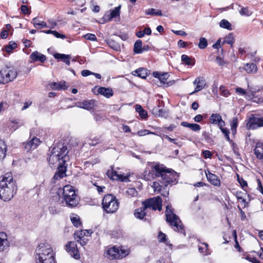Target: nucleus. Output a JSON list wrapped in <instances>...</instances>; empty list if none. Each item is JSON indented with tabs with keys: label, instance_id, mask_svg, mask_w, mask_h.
Listing matches in <instances>:
<instances>
[{
	"label": "nucleus",
	"instance_id": "obj_1",
	"mask_svg": "<svg viewBox=\"0 0 263 263\" xmlns=\"http://www.w3.org/2000/svg\"><path fill=\"white\" fill-rule=\"evenodd\" d=\"M17 191L16 181L11 173H6L0 179V199L9 201Z\"/></svg>",
	"mask_w": 263,
	"mask_h": 263
},
{
	"label": "nucleus",
	"instance_id": "obj_2",
	"mask_svg": "<svg viewBox=\"0 0 263 263\" xmlns=\"http://www.w3.org/2000/svg\"><path fill=\"white\" fill-rule=\"evenodd\" d=\"M155 177L158 178V181H161L164 184V188L168 185H172L177 183L178 175L174 170L168 169L163 165L157 164L153 168Z\"/></svg>",
	"mask_w": 263,
	"mask_h": 263
},
{
	"label": "nucleus",
	"instance_id": "obj_3",
	"mask_svg": "<svg viewBox=\"0 0 263 263\" xmlns=\"http://www.w3.org/2000/svg\"><path fill=\"white\" fill-rule=\"evenodd\" d=\"M67 147L63 144H59L57 146L50 148L47 159L50 165H57L64 164L69 160Z\"/></svg>",
	"mask_w": 263,
	"mask_h": 263
},
{
	"label": "nucleus",
	"instance_id": "obj_4",
	"mask_svg": "<svg viewBox=\"0 0 263 263\" xmlns=\"http://www.w3.org/2000/svg\"><path fill=\"white\" fill-rule=\"evenodd\" d=\"M36 252V263H55V253L50 244L46 242L40 243Z\"/></svg>",
	"mask_w": 263,
	"mask_h": 263
},
{
	"label": "nucleus",
	"instance_id": "obj_5",
	"mask_svg": "<svg viewBox=\"0 0 263 263\" xmlns=\"http://www.w3.org/2000/svg\"><path fill=\"white\" fill-rule=\"evenodd\" d=\"M171 205H167L165 210L166 220L172 226L174 227V230L185 235L184 227L178 216L175 214L172 210Z\"/></svg>",
	"mask_w": 263,
	"mask_h": 263
},
{
	"label": "nucleus",
	"instance_id": "obj_6",
	"mask_svg": "<svg viewBox=\"0 0 263 263\" xmlns=\"http://www.w3.org/2000/svg\"><path fill=\"white\" fill-rule=\"evenodd\" d=\"M62 191V198L65 201L66 205L73 208L78 204V198L73 187L70 185L64 186Z\"/></svg>",
	"mask_w": 263,
	"mask_h": 263
},
{
	"label": "nucleus",
	"instance_id": "obj_7",
	"mask_svg": "<svg viewBox=\"0 0 263 263\" xmlns=\"http://www.w3.org/2000/svg\"><path fill=\"white\" fill-rule=\"evenodd\" d=\"M103 210L107 213H114L119 208V202L116 197L111 194L105 195L102 202Z\"/></svg>",
	"mask_w": 263,
	"mask_h": 263
},
{
	"label": "nucleus",
	"instance_id": "obj_8",
	"mask_svg": "<svg viewBox=\"0 0 263 263\" xmlns=\"http://www.w3.org/2000/svg\"><path fill=\"white\" fill-rule=\"evenodd\" d=\"M129 253L128 249L123 247H112L106 251V256L110 260L121 259L126 256Z\"/></svg>",
	"mask_w": 263,
	"mask_h": 263
},
{
	"label": "nucleus",
	"instance_id": "obj_9",
	"mask_svg": "<svg viewBox=\"0 0 263 263\" xmlns=\"http://www.w3.org/2000/svg\"><path fill=\"white\" fill-rule=\"evenodd\" d=\"M17 73L15 70L6 67L0 70V84H5L14 80Z\"/></svg>",
	"mask_w": 263,
	"mask_h": 263
},
{
	"label": "nucleus",
	"instance_id": "obj_10",
	"mask_svg": "<svg viewBox=\"0 0 263 263\" xmlns=\"http://www.w3.org/2000/svg\"><path fill=\"white\" fill-rule=\"evenodd\" d=\"M162 202L161 198L160 196H157L144 200L142 204L147 211L148 209H152L153 211L158 210L160 211L162 210Z\"/></svg>",
	"mask_w": 263,
	"mask_h": 263
},
{
	"label": "nucleus",
	"instance_id": "obj_11",
	"mask_svg": "<svg viewBox=\"0 0 263 263\" xmlns=\"http://www.w3.org/2000/svg\"><path fill=\"white\" fill-rule=\"evenodd\" d=\"M252 116L247 124L249 129H254L263 126V117H256L253 115Z\"/></svg>",
	"mask_w": 263,
	"mask_h": 263
},
{
	"label": "nucleus",
	"instance_id": "obj_12",
	"mask_svg": "<svg viewBox=\"0 0 263 263\" xmlns=\"http://www.w3.org/2000/svg\"><path fill=\"white\" fill-rule=\"evenodd\" d=\"M121 6L115 8L114 9L111 10L110 11L106 12L103 16L102 19L105 22H108L111 21L112 18H115L117 16H119L120 14V9Z\"/></svg>",
	"mask_w": 263,
	"mask_h": 263
},
{
	"label": "nucleus",
	"instance_id": "obj_13",
	"mask_svg": "<svg viewBox=\"0 0 263 263\" xmlns=\"http://www.w3.org/2000/svg\"><path fill=\"white\" fill-rule=\"evenodd\" d=\"M66 250L67 252L75 259H79L80 255L77 248V245L74 241H70L66 245Z\"/></svg>",
	"mask_w": 263,
	"mask_h": 263
},
{
	"label": "nucleus",
	"instance_id": "obj_14",
	"mask_svg": "<svg viewBox=\"0 0 263 263\" xmlns=\"http://www.w3.org/2000/svg\"><path fill=\"white\" fill-rule=\"evenodd\" d=\"M106 174L109 178L114 180L125 181L128 178V176L118 174L117 171L113 170L112 167H111V170H108Z\"/></svg>",
	"mask_w": 263,
	"mask_h": 263
},
{
	"label": "nucleus",
	"instance_id": "obj_15",
	"mask_svg": "<svg viewBox=\"0 0 263 263\" xmlns=\"http://www.w3.org/2000/svg\"><path fill=\"white\" fill-rule=\"evenodd\" d=\"M209 121L211 124L218 125L219 127H223L225 125L224 121L218 114H213L210 117Z\"/></svg>",
	"mask_w": 263,
	"mask_h": 263
},
{
	"label": "nucleus",
	"instance_id": "obj_16",
	"mask_svg": "<svg viewBox=\"0 0 263 263\" xmlns=\"http://www.w3.org/2000/svg\"><path fill=\"white\" fill-rule=\"evenodd\" d=\"M30 63H34L37 61L43 63L46 60V56L37 51L33 52L30 54Z\"/></svg>",
	"mask_w": 263,
	"mask_h": 263
},
{
	"label": "nucleus",
	"instance_id": "obj_17",
	"mask_svg": "<svg viewBox=\"0 0 263 263\" xmlns=\"http://www.w3.org/2000/svg\"><path fill=\"white\" fill-rule=\"evenodd\" d=\"M205 173L208 180L211 184L216 186H220V181L217 175L211 173L209 171H205Z\"/></svg>",
	"mask_w": 263,
	"mask_h": 263
},
{
	"label": "nucleus",
	"instance_id": "obj_18",
	"mask_svg": "<svg viewBox=\"0 0 263 263\" xmlns=\"http://www.w3.org/2000/svg\"><path fill=\"white\" fill-rule=\"evenodd\" d=\"M76 105L79 108H84L87 110H90L93 108L95 106V101L93 100H84L81 102H77Z\"/></svg>",
	"mask_w": 263,
	"mask_h": 263
},
{
	"label": "nucleus",
	"instance_id": "obj_19",
	"mask_svg": "<svg viewBox=\"0 0 263 263\" xmlns=\"http://www.w3.org/2000/svg\"><path fill=\"white\" fill-rule=\"evenodd\" d=\"M9 245L7 234L4 232H0V252L6 250Z\"/></svg>",
	"mask_w": 263,
	"mask_h": 263
},
{
	"label": "nucleus",
	"instance_id": "obj_20",
	"mask_svg": "<svg viewBox=\"0 0 263 263\" xmlns=\"http://www.w3.org/2000/svg\"><path fill=\"white\" fill-rule=\"evenodd\" d=\"M98 94H100L106 98H109L114 95V91L112 88L105 87H99L97 89Z\"/></svg>",
	"mask_w": 263,
	"mask_h": 263
},
{
	"label": "nucleus",
	"instance_id": "obj_21",
	"mask_svg": "<svg viewBox=\"0 0 263 263\" xmlns=\"http://www.w3.org/2000/svg\"><path fill=\"white\" fill-rule=\"evenodd\" d=\"M194 85H196L195 90L191 94L198 92L202 90L206 85V82L203 78H197L193 82Z\"/></svg>",
	"mask_w": 263,
	"mask_h": 263
},
{
	"label": "nucleus",
	"instance_id": "obj_22",
	"mask_svg": "<svg viewBox=\"0 0 263 263\" xmlns=\"http://www.w3.org/2000/svg\"><path fill=\"white\" fill-rule=\"evenodd\" d=\"M40 140L36 137L33 138L25 146V148L27 151H29L32 149H35L40 143Z\"/></svg>",
	"mask_w": 263,
	"mask_h": 263
},
{
	"label": "nucleus",
	"instance_id": "obj_23",
	"mask_svg": "<svg viewBox=\"0 0 263 263\" xmlns=\"http://www.w3.org/2000/svg\"><path fill=\"white\" fill-rule=\"evenodd\" d=\"M64 164L58 165V171L55 173L53 179L55 180H59L63 178L66 175V167L64 166Z\"/></svg>",
	"mask_w": 263,
	"mask_h": 263
},
{
	"label": "nucleus",
	"instance_id": "obj_24",
	"mask_svg": "<svg viewBox=\"0 0 263 263\" xmlns=\"http://www.w3.org/2000/svg\"><path fill=\"white\" fill-rule=\"evenodd\" d=\"M254 153L256 157L263 160V144L262 143H257L254 149Z\"/></svg>",
	"mask_w": 263,
	"mask_h": 263
},
{
	"label": "nucleus",
	"instance_id": "obj_25",
	"mask_svg": "<svg viewBox=\"0 0 263 263\" xmlns=\"http://www.w3.org/2000/svg\"><path fill=\"white\" fill-rule=\"evenodd\" d=\"M147 211L142 205V207L138 208L135 210L134 213L135 216L140 219H142L146 215Z\"/></svg>",
	"mask_w": 263,
	"mask_h": 263
},
{
	"label": "nucleus",
	"instance_id": "obj_26",
	"mask_svg": "<svg viewBox=\"0 0 263 263\" xmlns=\"http://www.w3.org/2000/svg\"><path fill=\"white\" fill-rule=\"evenodd\" d=\"M133 74L142 79H145L148 76V70L144 68H140L133 71Z\"/></svg>",
	"mask_w": 263,
	"mask_h": 263
},
{
	"label": "nucleus",
	"instance_id": "obj_27",
	"mask_svg": "<svg viewBox=\"0 0 263 263\" xmlns=\"http://www.w3.org/2000/svg\"><path fill=\"white\" fill-rule=\"evenodd\" d=\"M243 69L248 73H255L257 71V67L254 63H247L244 65Z\"/></svg>",
	"mask_w": 263,
	"mask_h": 263
},
{
	"label": "nucleus",
	"instance_id": "obj_28",
	"mask_svg": "<svg viewBox=\"0 0 263 263\" xmlns=\"http://www.w3.org/2000/svg\"><path fill=\"white\" fill-rule=\"evenodd\" d=\"M169 77V74L167 72L162 73L160 76V78L159 80L161 83H162L164 84H166L167 86H171L174 84V81H167V79Z\"/></svg>",
	"mask_w": 263,
	"mask_h": 263
},
{
	"label": "nucleus",
	"instance_id": "obj_29",
	"mask_svg": "<svg viewBox=\"0 0 263 263\" xmlns=\"http://www.w3.org/2000/svg\"><path fill=\"white\" fill-rule=\"evenodd\" d=\"M86 233H87V235H90L91 234L90 231L87 230H81L75 232L74 234V239L77 241H79L81 238H84V237L86 235Z\"/></svg>",
	"mask_w": 263,
	"mask_h": 263
},
{
	"label": "nucleus",
	"instance_id": "obj_30",
	"mask_svg": "<svg viewBox=\"0 0 263 263\" xmlns=\"http://www.w3.org/2000/svg\"><path fill=\"white\" fill-rule=\"evenodd\" d=\"M31 23L33 24L34 27L36 29H41L47 27V24L45 22L40 21L37 17L33 18Z\"/></svg>",
	"mask_w": 263,
	"mask_h": 263
},
{
	"label": "nucleus",
	"instance_id": "obj_31",
	"mask_svg": "<svg viewBox=\"0 0 263 263\" xmlns=\"http://www.w3.org/2000/svg\"><path fill=\"white\" fill-rule=\"evenodd\" d=\"M144 50V47L142 48V42L138 40L134 44V51L135 53H141Z\"/></svg>",
	"mask_w": 263,
	"mask_h": 263
},
{
	"label": "nucleus",
	"instance_id": "obj_32",
	"mask_svg": "<svg viewBox=\"0 0 263 263\" xmlns=\"http://www.w3.org/2000/svg\"><path fill=\"white\" fill-rule=\"evenodd\" d=\"M6 144L4 141L0 140V160L4 159L6 157Z\"/></svg>",
	"mask_w": 263,
	"mask_h": 263
},
{
	"label": "nucleus",
	"instance_id": "obj_33",
	"mask_svg": "<svg viewBox=\"0 0 263 263\" xmlns=\"http://www.w3.org/2000/svg\"><path fill=\"white\" fill-rule=\"evenodd\" d=\"M146 15L162 16V13L161 10H156L154 8L148 9L145 11Z\"/></svg>",
	"mask_w": 263,
	"mask_h": 263
},
{
	"label": "nucleus",
	"instance_id": "obj_34",
	"mask_svg": "<svg viewBox=\"0 0 263 263\" xmlns=\"http://www.w3.org/2000/svg\"><path fill=\"white\" fill-rule=\"evenodd\" d=\"M152 111L156 116L164 117L166 115V111L163 109H160L159 106L154 107Z\"/></svg>",
	"mask_w": 263,
	"mask_h": 263
},
{
	"label": "nucleus",
	"instance_id": "obj_35",
	"mask_svg": "<svg viewBox=\"0 0 263 263\" xmlns=\"http://www.w3.org/2000/svg\"><path fill=\"white\" fill-rule=\"evenodd\" d=\"M234 41L235 39L234 38L233 33H229L224 38L222 44L227 43L228 44L231 45V46L232 47Z\"/></svg>",
	"mask_w": 263,
	"mask_h": 263
},
{
	"label": "nucleus",
	"instance_id": "obj_36",
	"mask_svg": "<svg viewBox=\"0 0 263 263\" xmlns=\"http://www.w3.org/2000/svg\"><path fill=\"white\" fill-rule=\"evenodd\" d=\"M70 219L72 223L76 227H79L81 226V222L80 221V217L78 215L72 214L70 216Z\"/></svg>",
	"mask_w": 263,
	"mask_h": 263
},
{
	"label": "nucleus",
	"instance_id": "obj_37",
	"mask_svg": "<svg viewBox=\"0 0 263 263\" xmlns=\"http://www.w3.org/2000/svg\"><path fill=\"white\" fill-rule=\"evenodd\" d=\"M17 47L16 44L13 41H10L9 44L5 47V50L8 53L12 52V50Z\"/></svg>",
	"mask_w": 263,
	"mask_h": 263
},
{
	"label": "nucleus",
	"instance_id": "obj_38",
	"mask_svg": "<svg viewBox=\"0 0 263 263\" xmlns=\"http://www.w3.org/2000/svg\"><path fill=\"white\" fill-rule=\"evenodd\" d=\"M219 26L220 27L227 29L229 30H231L232 29L231 24L225 19H223L220 21Z\"/></svg>",
	"mask_w": 263,
	"mask_h": 263
},
{
	"label": "nucleus",
	"instance_id": "obj_39",
	"mask_svg": "<svg viewBox=\"0 0 263 263\" xmlns=\"http://www.w3.org/2000/svg\"><path fill=\"white\" fill-rule=\"evenodd\" d=\"M164 186V184H162L161 181H154L153 182L152 185V187L154 189V191L159 192L161 190L162 187Z\"/></svg>",
	"mask_w": 263,
	"mask_h": 263
},
{
	"label": "nucleus",
	"instance_id": "obj_40",
	"mask_svg": "<svg viewBox=\"0 0 263 263\" xmlns=\"http://www.w3.org/2000/svg\"><path fill=\"white\" fill-rule=\"evenodd\" d=\"M208 46V42L205 38L201 37L199 39V42L198 44V47L201 49L205 48Z\"/></svg>",
	"mask_w": 263,
	"mask_h": 263
},
{
	"label": "nucleus",
	"instance_id": "obj_41",
	"mask_svg": "<svg viewBox=\"0 0 263 263\" xmlns=\"http://www.w3.org/2000/svg\"><path fill=\"white\" fill-rule=\"evenodd\" d=\"M158 239L159 242H165L166 245L169 246H172L171 244H168L167 242H166L167 239L166 238V236L165 234L161 232H160L159 233V234L158 235Z\"/></svg>",
	"mask_w": 263,
	"mask_h": 263
},
{
	"label": "nucleus",
	"instance_id": "obj_42",
	"mask_svg": "<svg viewBox=\"0 0 263 263\" xmlns=\"http://www.w3.org/2000/svg\"><path fill=\"white\" fill-rule=\"evenodd\" d=\"M239 12L241 15L247 16L251 15L252 13V12L249 10L248 7H242Z\"/></svg>",
	"mask_w": 263,
	"mask_h": 263
},
{
	"label": "nucleus",
	"instance_id": "obj_43",
	"mask_svg": "<svg viewBox=\"0 0 263 263\" xmlns=\"http://www.w3.org/2000/svg\"><path fill=\"white\" fill-rule=\"evenodd\" d=\"M148 134H153V135H157V136H160L159 135H158L157 133L149 132V130H148L147 129L141 130L138 131L137 133V135L139 136H143L148 135Z\"/></svg>",
	"mask_w": 263,
	"mask_h": 263
},
{
	"label": "nucleus",
	"instance_id": "obj_44",
	"mask_svg": "<svg viewBox=\"0 0 263 263\" xmlns=\"http://www.w3.org/2000/svg\"><path fill=\"white\" fill-rule=\"evenodd\" d=\"M50 86L53 89L60 90V89H63V88L64 89V85H63L62 82H61V83L53 82L51 84Z\"/></svg>",
	"mask_w": 263,
	"mask_h": 263
},
{
	"label": "nucleus",
	"instance_id": "obj_45",
	"mask_svg": "<svg viewBox=\"0 0 263 263\" xmlns=\"http://www.w3.org/2000/svg\"><path fill=\"white\" fill-rule=\"evenodd\" d=\"M162 137L164 138V139H166L168 140L170 142L174 143L175 144H176L178 147H181V145H182L181 142H176V139H173V138L170 137L168 136H167L166 135H163L162 136Z\"/></svg>",
	"mask_w": 263,
	"mask_h": 263
},
{
	"label": "nucleus",
	"instance_id": "obj_46",
	"mask_svg": "<svg viewBox=\"0 0 263 263\" xmlns=\"http://www.w3.org/2000/svg\"><path fill=\"white\" fill-rule=\"evenodd\" d=\"M181 61L182 62H183L187 65H190L192 64H193V65L194 64V63L192 64V63H191V59L189 56H187V55H185V54L182 55Z\"/></svg>",
	"mask_w": 263,
	"mask_h": 263
},
{
	"label": "nucleus",
	"instance_id": "obj_47",
	"mask_svg": "<svg viewBox=\"0 0 263 263\" xmlns=\"http://www.w3.org/2000/svg\"><path fill=\"white\" fill-rule=\"evenodd\" d=\"M126 194L131 197H135L137 195L138 193L135 189L129 188L126 191Z\"/></svg>",
	"mask_w": 263,
	"mask_h": 263
},
{
	"label": "nucleus",
	"instance_id": "obj_48",
	"mask_svg": "<svg viewBox=\"0 0 263 263\" xmlns=\"http://www.w3.org/2000/svg\"><path fill=\"white\" fill-rule=\"evenodd\" d=\"M221 129L222 133L224 134V137L227 139L228 141H230V137H229V133L230 132L228 129L226 128H223V127H219Z\"/></svg>",
	"mask_w": 263,
	"mask_h": 263
},
{
	"label": "nucleus",
	"instance_id": "obj_49",
	"mask_svg": "<svg viewBox=\"0 0 263 263\" xmlns=\"http://www.w3.org/2000/svg\"><path fill=\"white\" fill-rule=\"evenodd\" d=\"M237 124H238V119L237 118H233V120L232 121V123H231V129H232V130L233 132V131H236V128L237 127Z\"/></svg>",
	"mask_w": 263,
	"mask_h": 263
},
{
	"label": "nucleus",
	"instance_id": "obj_50",
	"mask_svg": "<svg viewBox=\"0 0 263 263\" xmlns=\"http://www.w3.org/2000/svg\"><path fill=\"white\" fill-rule=\"evenodd\" d=\"M237 181L243 189H244L245 187L247 186V181H245L242 178L240 177L238 175H237Z\"/></svg>",
	"mask_w": 263,
	"mask_h": 263
},
{
	"label": "nucleus",
	"instance_id": "obj_51",
	"mask_svg": "<svg viewBox=\"0 0 263 263\" xmlns=\"http://www.w3.org/2000/svg\"><path fill=\"white\" fill-rule=\"evenodd\" d=\"M67 54H64L62 53H55L53 56L55 59L61 60L63 62L64 61V60L67 57Z\"/></svg>",
	"mask_w": 263,
	"mask_h": 263
},
{
	"label": "nucleus",
	"instance_id": "obj_52",
	"mask_svg": "<svg viewBox=\"0 0 263 263\" xmlns=\"http://www.w3.org/2000/svg\"><path fill=\"white\" fill-rule=\"evenodd\" d=\"M21 11L24 14H28L31 13L30 8L26 5H22L21 8Z\"/></svg>",
	"mask_w": 263,
	"mask_h": 263
},
{
	"label": "nucleus",
	"instance_id": "obj_53",
	"mask_svg": "<svg viewBox=\"0 0 263 263\" xmlns=\"http://www.w3.org/2000/svg\"><path fill=\"white\" fill-rule=\"evenodd\" d=\"M84 36L86 39H87L88 40L93 41L97 40V37H96V35L93 34L87 33V34L84 35Z\"/></svg>",
	"mask_w": 263,
	"mask_h": 263
},
{
	"label": "nucleus",
	"instance_id": "obj_54",
	"mask_svg": "<svg viewBox=\"0 0 263 263\" xmlns=\"http://www.w3.org/2000/svg\"><path fill=\"white\" fill-rule=\"evenodd\" d=\"M203 157L205 158H211L212 156V153L208 150H204L202 153Z\"/></svg>",
	"mask_w": 263,
	"mask_h": 263
},
{
	"label": "nucleus",
	"instance_id": "obj_55",
	"mask_svg": "<svg viewBox=\"0 0 263 263\" xmlns=\"http://www.w3.org/2000/svg\"><path fill=\"white\" fill-rule=\"evenodd\" d=\"M190 129L194 132H197L200 130L201 127L199 124L196 123H192Z\"/></svg>",
	"mask_w": 263,
	"mask_h": 263
},
{
	"label": "nucleus",
	"instance_id": "obj_56",
	"mask_svg": "<svg viewBox=\"0 0 263 263\" xmlns=\"http://www.w3.org/2000/svg\"><path fill=\"white\" fill-rule=\"evenodd\" d=\"M220 91L221 92V95L225 97H227L229 94L228 90L226 89L225 87L223 86H221L220 87Z\"/></svg>",
	"mask_w": 263,
	"mask_h": 263
},
{
	"label": "nucleus",
	"instance_id": "obj_57",
	"mask_svg": "<svg viewBox=\"0 0 263 263\" xmlns=\"http://www.w3.org/2000/svg\"><path fill=\"white\" fill-rule=\"evenodd\" d=\"M49 213L52 215H55L59 213V211L54 206H50L49 208Z\"/></svg>",
	"mask_w": 263,
	"mask_h": 263
},
{
	"label": "nucleus",
	"instance_id": "obj_58",
	"mask_svg": "<svg viewBox=\"0 0 263 263\" xmlns=\"http://www.w3.org/2000/svg\"><path fill=\"white\" fill-rule=\"evenodd\" d=\"M52 34L57 38H61V39L65 38V36L64 35L60 34V33H59L57 31H54V30H53Z\"/></svg>",
	"mask_w": 263,
	"mask_h": 263
},
{
	"label": "nucleus",
	"instance_id": "obj_59",
	"mask_svg": "<svg viewBox=\"0 0 263 263\" xmlns=\"http://www.w3.org/2000/svg\"><path fill=\"white\" fill-rule=\"evenodd\" d=\"M92 73H93V72H92L88 70H83L81 71V74L83 77H87V76L92 74Z\"/></svg>",
	"mask_w": 263,
	"mask_h": 263
},
{
	"label": "nucleus",
	"instance_id": "obj_60",
	"mask_svg": "<svg viewBox=\"0 0 263 263\" xmlns=\"http://www.w3.org/2000/svg\"><path fill=\"white\" fill-rule=\"evenodd\" d=\"M139 116L142 119H145L147 117V111L144 109H142L140 112H139Z\"/></svg>",
	"mask_w": 263,
	"mask_h": 263
},
{
	"label": "nucleus",
	"instance_id": "obj_61",
	"mask_svg": "<svg viewBox=\"0 0 263 263\" xmlns=\"http://www.w3.org/2000/svg\"><path fill=\"white\" fill-rule=\"evenodd\" d=\"M236 92L237 93L241 95H245L246 94V91L243 89H242V88H241L240 87L236 88Z\"/></svg>",
	"mask_w": 263,
	"mask_h": 263
},
{
	"label": "nucleus",
	"instance_id": "obj_62",
	"mask_svg": "<svg viewBox=\"0 0 263 263\" xmlns=\"http://www.w3.org/2000/svg\"><path fill=\"white\" fill-rule=\"evenodd\" d=\"M216 61L220 66L223 65L224 64V62L222 58L220 57H217L216 58Z\"/></svg>",
	"mask_w": 263,
	"mask_h": 263
},
{
	"label": "nucleus",
	"instance_id": "obj_63",
	"mask_svg": "<svg viewBox=\"0 0 263 263\" xmlns=\"http://www.w3.org/2000/svg\"><path fill=\"white\" fill-rule=\"evenodd\" d=\"M173 32L177 34V35H181V36H185L186 35V33H185V32H184V31H182V30H176V31H173Z\"/></svg>",
	"mask_w": 263,
	"mask_h": 263
},
{
	"label": "nucleus",
	"instance_id": "obj_64",
	"mask_svg": "<svg viewBox=\"0 0 263 263\" xmlns=\"http://www.w3.org/2000/svg\"><path fill=\"white\" fill-rule=\"evenodd\" d=\"M203 117L201 115H197L194 117V121L197 122H200L202 121Z\"/></svg>",
	"mask_w": 263,
	"mask_h": 263
}]
</instances>
